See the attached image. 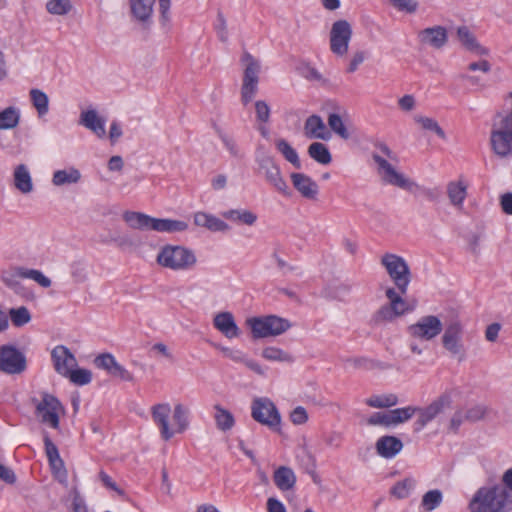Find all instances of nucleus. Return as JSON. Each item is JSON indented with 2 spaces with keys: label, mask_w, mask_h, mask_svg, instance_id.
<instances>
[{
  "label": "nucleus",
  "mask_w": 512,
  "mask_h": 512,
  "mask_svg": "<svg viewBox=\"0 0 512 512\" xmlns=\"http://www.w3.org/2000/svg\"><path fill=\"white\" fill-rule=\"evenodd\" d=\"M291 181L294 188L302 195V197L310 200L317 198L319 192L318 184L309 176L303 173H292Z\"/></svg>",
  "instance_id": "19"
},
{
  "label": "nucleus",
  "mask_w": 512,
  "mask_h": 512,
  "mask_svg": "<svg viewBox=\"0 0 512 512\" xmlns=\"http://www.w3.org/2000/svg\"><path fill=\"white\" fill-rule=\"evenodd\" d=\"M67 377H69L70 381L76 385H86L91 382L92 373L90 370H87V369H82V368H79L76 370L72 369L71 372H69Z\"/></svg>",
  "instance_id": "51"
},
{
  "label": "nucleus",
  "mask_w": 512,
  "mask_h": 512,
  "mask_svg": "<svg viewBox=\"0 0 512 512\" xmlns=\"http://www.w3.org/2000/svg\"><path fill=\"white\" fill-rule=\"evenodd\" d=\"M259 167L264 171L266 181L283 195H290L288 185L281 175L279 166L269 156L263 157Z\"/></svg>",
  "instance_id": "15"
},
{
  "label": "nucleus",
  "mask_w": 512,
  "mask_h": 512,
  "mask_svg": "<svg viewBox=\"0 0 512 512\" xmlns=\"http://www.w3.org/2000/svg\"><path fill=\"white\" fill-rule=\"evenodd\" d=\"M451 402V396L445 393L434 400L429 406L425 408L418 407V410L416 411V413H418V417L413 425L414 431H421L438 414L443 412L445 408L449 407Z\"/></svg>",
  "instance_id": "13"
},
{
  "label": "nucleus",
  "mask_w": 512,
  "mask_h": 512,
  "mask_svg": "<svg viewBox=\"0 0 512 512\" xmlns=\"http://www.w3.org/2000/svg\"><path fill=\"white\" fill-rule=\"evenodd\" d=\"M463 333V325L459 320H452L446 325L442 335V345L450 354L456 356L463 353Z\"/></svg>",
  "instance_id": "14"
},
{
  "label": "nucleus",
  "mask_w": 512,
  "mask_h": 512,
  "mask_svg": "<svg viewBox=\"0 0 512 512\" xmlns=\"http://www.w3.org/2000/svg\"><path fill=\"white\" fill-rule=\"evenodd\" d=\"M241 61L245 64L242 82L258 86L259 74L261 70L260 62L255 59L249 52L243 53Z\"/></svg>",
  "instance_id": "24"
},
{
  "label": "nucleus",
  "mask_w": 512,
  "mask_h": 512,
  "mask_svg": "<svg viewBox=\"0 0 512 512\" xmlns=\"http://www.w3.org/2000/svg\"><path fill=\"white\" fill-rule=\"evenodd\" d=\"M381 264L385 267L397 290L401 294H406L411 281V272L406 261L396 254L387 253L381 258Z\"/></svg>",
  "instance_id": "6"
},
{
  "label": "nucleus",
  "mask_w": 512,
  "mask_h": 512,
  "mask_svg": "<svg viewBox=\"0 0 512 512\" xmlns=\"http://www.w3.org/2000/svg\"><path fill=\"white\" fill-rule=\"evenodd\" d=\"M418 410V407L407 406L403 408H397L388 412L390 426H396L410 420Z\"/></svg>",
  "instance_id": "35"
},
{
  "label": "nucleus",
  "mask_w": 512,
  "mask_h": 512,
  "mask_svg": "<svg viewBox=\"0 0 512 512\" xmlns=\"http://www.w3.org/2000/svg\"><path fill=\"white\" fill-rule=\"evenodd\" d=\"M420 43L441 49L448 41L447 30L443 26H434L421 30L418 33Z\"/></svg>",
  "instance_id": "18"
},
{
  "label": "nucleus",
  "mask_w": 512,
  "mask_h": 512,
  "mask_svg": "<svg viewBox=\"0 0 512 512\" xmlns=\"http://www.w3.org/2000/svg\"><path fill=\"white\" fill-rule=\"evenodd\" d=\"M372 158L375 163H377L378 171L384 182L409 192H416L417 190H420L421 194L429 200H435L438 197V191L420 188L415 182L397 172L394 167L380 155L373 154Z\"/></svg>",
  "instance_id": "3"
},
{
  "label": "nucleus",
  "mask_w": 512,
  "mask_h": 512,
  "mask_svg": "<svg viewBox=\"0 0 512 512\" xmlns=\"http://www.w3.org/2000/svg\"><path fill=\"white\" fill-rule=\"evenodd\" d=\"M14 186L23 194H28L33 190V182L30 172L26 165H18L13 173Z\"/></svg>",
  "instance_id": "27"
},
{
  "label": "nucleus",
  "mask_w": 512,
  "mask_h": 512,
  "mask_svg": "<svg viewBox=\"0 0 512 512\" xmlns=\"http://www.w3.org/2000/svg\"><path fill=\"white\" fill-rule=\"evenodd\" d=\"M173 420L177 425L176 432H184L189 426V409L182 404H176L174 407Z\"/></svg>",
  "instance_id": "42"
},
{
  "label": "nucleus",
  "mask_w": 512,
  "mask_h": 512,
  "mask_svg": "<svg viewBox=\"0 0 512 512\" xmlns=\"http://www.w3.org/2000/svg\"><path fill=\"white\" fill-rule=\"evenodd\" d=\"M218 38L222 42H226L228 40V31L226 25V19L221 12L217 14V24L215 26Z\"/></svg>",
  "instance_id": "60"
},
{
  "label": "nucleus",
  "mask_w": 512,
  "mask_h": 512,
  "mask_svg": "<svg viewBox=\"0 0 512 512\" xmlns=\"http://www.w3.org/2000/svg\"><path fill=\"white\" fill-rule=\"evenodd\" d=\"M123 219L131 228L138 230L175 233L185 231L188 228L187 222L182 220L154 218L134 211L124 212Z\"/></svg>",
  "instance_id": "2"
},
{
  "label": "nucleus",
  "mask_w": 512,
  "mask_h": 512,
  "mask_svg": "<svg viewBox=\"0 0 512 512\" xmlns=\"http://www.w3.org/2000/svg\"><path fill=\"white\" fill-rule=\"evenodd\" d=\"M385 295L389 303L381 306L373 315L372 321L376 325H381L386 322H392L394 319L413 311L414 305H410L406 300L401 297V293L396 291L395 288H388Z\"/></svg>",
  "instance_id": "5"
},
{
  "label": "nucleus",
  "mask_w": 512,
  "mask_h": 512,
  "mask_svg": "<svg viewBox=\"0 0 512 512\" xmlns=\"http://www.w3.org/2000/svg\"><path fill=\"white\" fill-rule=\"evenodd\" d=\"M414 120L421 126L422 129L434 132L439 138L443 140L446 139V134L444 130L433 118L425 116H415Z\"/></svg>",
  "instance_id": "46"
},
{
  "label": "nucleus",
  "mask_w": 512,
  "mask_h": 512,
  "mask_svg": "<svg viewBox=\"0 0 512 512\" xmlns=\"http://www.w3.org/2000/svg\"><path fill=\"white\" fill-rule=\"evenodd\" d=\"M246 324L251 329L254 339L271 337L268 315L249 318L246 320Z\"/></svg>",
  "instance_id": "30"
},
{
  "label": "nucleus",
  "mask_w": 512,
  "mask_h": 512,
  "mask_svg": "<svg viewBox=\"0 0 512 512\" xmlns=\"http://www.w3.org/2000/svg\"><path fill=\"white\" fill-rule=\"evenodd\" d=\"M399 403L398 396L394 393L373 395L366 399V404L373 408H390Z\"/></svg>",
  "instance_id": "37"
},
{
  "label": "nucleus",
  "mask_w": 512,
  "mask_h": 512,
  "mask_svg": "<svg viewBox=\"0 0 512 512\" xmlns=\"http://www.w3.org/2000/svg\"><path fill=\"white\" fill-rule=\"evenodd\" d=\"M308 155L322 165H328L332 161L328 147L321 142H313L308 147Z\"/></svg>",
  "instance_id": "33"
},
{
  "label": "nucleus",
  "mask_w": 512,
  "mask_h": 512,
  "mask_svg": "<svg viewBox=\"0 0 512 512\" xmlns=\"http://www.w3.org/2000/svg\"><path fill=\"white\" fill-rule=\"evenodd\" d=\"M20 121L19 110L13 106L7 107L0 112V130L15 128Z\"/></svg>",
  "instance_id": "36"
},
{
  "label": "nucleus",
  "mask_w": 512,
  "mask_h": 512,
  "mask_svg": "<svg viewBox=\"0 0 512 512\" xmlns=\"http://www.w3.org/2000/svg\"><path fill=\"white\" fill-rule=\"evenodd\" d=\"M378 455L383 458L390 459L396 456L403 448L402 441L395 436H382L375 445Z\"/></svg>",
  "instance_id": "22"
},
{
  "label": "nucleus",
  "mask_w": 512,
  "mask_h": 512,
  "mask_svg": "<svg viewBox=\"0 0 512 512\" xmlns=\"http://www.w3.org/2000/svg\"><path fill=\"white\" fill-rule=\"evenodd\" d=\"M255 113L257 121L261 123L269 122L271 110L264 100H258L255 102Z\"/></svg>",
  "instance_id": "55"
},
{
  "label": "nucleus",
  "mask_w": 512,
  "mask_h": 512,
  "mask_svg": "<svg viewBox=\"0 0 512 512\" xmlns=\"http://www.w3.org/2000/svg\"><path fill=\"white\" fill-rule=\"evenodd\" d=\"M304 135L308 139L328 140L331 137L326 125L319 115L309 116L304 123Z\"/></svg>",
  "instance_id": "20"
},
{
  "label": "nucleus",
  "mask_w": 512,
  "mask_h": 512,
  "mask_svg": "<svg viewBox=\"0 0 512 512\" xmlns=\"http://www.w3.org/2000/svg\"><path fill=\"white\" fill-rule=\"evenodd\" d=\"M51 358L54 369L62 376H68L72 368L77 365L74 355L63 345H58L52 350Z\"/></svg>",
  "instance_id": "16"
},
{
  "label": "nucleus",
  "mask_w": 512,
  "mask_h": 512,
  "mask_svg": "<svg viewBox=\"0 0 512 512\" xmlns=\"http://www.w3.org/2000/svg\"><path fill=\"white\" fill-rule=\"evenodd\" d=\"M490 144L492 151L500 158L512 157V121L501 118L499 123H494Z\"/></svg>",
  "instance_id": "7"
},
{
  "label": "nucleus",
  "mask_w": 512,
  "mask_h": 512,
  "mask_svg": "<svg viewBox=\"0 0 512 512\" xmlns=\"http://www.w3.org/2000/svg\"><path fill=\"white\" fill-rule=\"evenodd\" d=\"M464 422H467L466 420V410L464 409H459L457 410L451 420H450V429L456 433L458 432L460 426L464 423Z\"/></svg>",
  "instance_id": "62"
},
{
  "label": "nucleus",
  "mask_w": 512,
  "mask_h": 512,
  "mask_svg": "<svg viewBox=\"0 0 512 512\" xmlns=\"http://www.w3.org/2000/svg\"><path fill=\"white\" fill-rule=\"evenodd\" d=\"M290 420L295 425H301L307 422L308 414L304 407H296L290 414Z\"/></svg>",
  "instance_id": "61"
},
{
  "label": "nucleus",
  "mask_w": 512,
  "mask_h": 512,
  "mask_svg": "<svg viewBox=\"0 0 512 512\" xmlns=\"http://www.w3.org/2000/svg\"><path fill=\"white\" fill-rule=\"evenodd\" d=\"M110 375L117 377L122 381L132 382L134 380L133 374L119 363L116 364Z\"/></svg>",
  "instance_id": "63"
},
{
  "label": "nucleus",
  "mask_w": 512,
  "mask_h": 512,
  "mask_svg": "<svg viewBox=\"0 0 512 512\" xmlns=\"http://www.w3.org/2000/svg\"><path fill=\"white\" fill-rule=\"evenodd\" d=\"M79 122L100 138L104 137L106 134L104 119L99 117L97 112L93 109L83 111L80 115Z\"/></svg>",
  "instance_id": "23"
},
{
  "label": "nucleus",
  "mask_w": 512,
  "mask_h": 512,
  "mask_svg": "<svg viewBox=\"0 0 512 512\" xmlns=\"http://www.w3.org/2000/svg\"><path fill=\"white\" fill-rule=\"evenodd\" d=\"M170 413L171 407L168 403L156 404L151 408L152 419L159 427L161 437L165 441L170 440L174 435V431L169 426Z\"/></svg>",
  "instance_id": "17"
},
{
  "label": "nucleus",
  "mask_w": 512,
  "mask_h": 512,
  "mask_svg": "<svg viewBox=\"0 0 512 512\" xmlns=\"http://www.w3.org/2000/svg\"><path fill=\"white\" fill-rule=\"evenodd\" d=\"M328 125L330 129L344 140L351 137V133L344 124L342 117L337 113H331L328 116Z\"/></svg>",
  "instance_id": "41"
},
{
  "label": "nucleus",
  "mask_w": 512,
  "mask_h": 512,
  "mask_svg": "<svg viewBox=\"0 0 512 512\" xmlns=\"http://www.w3.org/2000/svg\"><path fill=\"white\" fill-rule=\"evenodd\" d=\"M46 8L51 14L65 15L72 9V5L70 0H49Z\"/></svg>",
  "instance_id": "50"
},
{
  "label": "nucleus",
  "mask_w": 512,
  "mask_h": 512,
  "mask_svg": "<svg viewBox=\"0 0 512 512\" xmlns=\"http://www.w3.org/2000/svg\"><path fill=\"white\" fill-rule=\"evenodd\" d=\"M214 409L216 427L223 432L231 430L235 425V419L232 413L219 404L214 405Z\"/></svg>",
  "instance_id": "31"
},
{
  "label": "nucleus",
  "mask_w": 512,
  "mask_h": 512,
  "mask_svg": "<svg viewBox=\"0 0 512 512\" xmlns=\"http://www.w3.org/2000/svg\"><path fill=\"white\" fill-rule=\"evenodd\" d=\"M273 480L278 489L288 491L294 487L296 476L291 468L280 466L274 471Z\"/></svg>",
  "instance_id": "28"
},
{
  "label": "nucleus",
  "mask_w": 512,
  "mask_h": 512,
  "mask_svg": "<svg viewBox=\"0 0 512 512\" xmlns=\"http://www.w3.org/2000/svg\"><path fill=\"white\" fill-rule=\"evenodd\" d=\"M81 178L80 171L74 167L69 169L57 170L53 173L52 183L55 186H63L79 182Z\"/></svg>",
  "instance_id": "32"
},
{
  "label": "nucleus",
  "mask_w": 512,
  "mask_h": 512,
  "mask_svg": "<svg viewBox=\"0 0 512 512\" xmlns=\"http://www.w3.org/2000/svg\"><path fill=\"white\" fill-rule=\"evenodd\" d=\"M221 351H222V353L224 354L225 357L231 359L232 361H234V362H241V363L245 364V361H246L247 357H246V355L242 351L235 350V349H230V348H227V347H222Z\"/></svg>",
  "instance_id": "64"
},
{
  "label": "nucleus",
  "mask_w": 512,
  "mask_h": 512,
  "mask_svg": "<svg viewBox=\"0 0 512 512\" xmlns=\"http://www.w3.org/2000/svg\"><path fill=\"white\" fill-rule=\"evenodd\" d=\"M442 500V492L438 489H434L423 495L421 505L425 511L430 512L436 509L441 504Z\"/></svg>",
  "instance_id": "44"
},
{
  "label": "nucleus",
  "mask_w": 512,
  "mask_h": 512,
  "mask_svg": "<svg viewBox=\"0 0 512 512\" xmlns=\"http://www.w3.org/2000/svg\"><path fill=\"white\" fill-rule=\"evenodd\" d=\"M94 363L96 367L103 369L110 374L118 362L112 354L104 353L97 356Z\"/></svg>",
  "instance_id": "52"
},
{
  "label": "nucleus",
  "mask_w": 512,
  "mask_h": 512,
  "mask_svg": "<svg viewBox=\"0 0 512 512\" xmlns=\"http://www.w3.org/2000/svg\"><path fill=\"white\" fill-rule=\"evenodd\" d=\"M447 193H448L450 202L454 206L459 207L462 205L463 201L466 198V195H467L466 186L461 181L450 182L447 186Z\"/></svg>",
  "instance_id": "38"
},
{
  "label": "nucleus",
  "mask_w": 512,
  "mask_h": 512,
  "mask_svg": "<svg viewBox=\"0 0 512 512\" xmlns=\"http://www.w3.org/2000/svg\"><path fill=\"white\" fill-rule=\"evenodd\" d=\"M214 327L225 337L231 339L240 335V330L230 312H220L213 319Z\"/></svg>",
  "instance_id": "21"
},
{
  "label": "nucleus",
  "mask_w": 512,
  "mask_h": 512,
  "mask_svg": "<svg viewBox=\"0 0 512 512\" xmlns=\"http://www.w3.org/2000/svg\"><path fill=\"white\" fill-rule=\"evenodd\" d=\"M218 135L223 142L226 149L230 152L233 157H241L240 150L234 139L224 134L222 131L218 130Z\"/></svg>",
  "instance_id": "57"
},
{
  "label": "nucleus",
  "mask_w": 512,
  "mask_h": 512,
  "mask_svg": "<svg viewBox=\"0 0 512 512\" xmlns=\"http://www.w3.org/2000/svg\"><path fill=\"white\" fill-rule=\"evenodd\" d=\"M258 92V86L242 82L241 86V102L243 105L250 103Z\"/></svg>",
  "instance_id": "56"
},
{
  "label": "nucleus",
  "mask_w": 512,
  "mask_h": 512,
  "mask_svg": "<svg viewBox=\"0 0 512 512\" xmlns=\"http://www.w3.org/2000/svg\"><path fill=\"white\" fill-rule=\"evenodd\" d=\"M44 445H45V452H46V455H47L48 461H49V462H52V461L59 462V461H58V457H60V455H59L58 448H57V446H56V445L51 441V439L49 438V436H48V435H45V436H44Z\"/></svg>",
  "instance_id": "59"
},
{
  "label": "nucleus",
  "mask_w": 512,
  "mask_h": 512,
  "mask_svg": "<svg viewBox=\"0 0 512 512\" xmlns=\"http://www.w3.org/2000/svg\"><path fill=\"white\" fill-rule=\"evenodd\" d=\"M36 408V415L40 417L41 422L48 424L54 429L59 428V415L64 411L60 401L49 393H43L40 401L33 399Z\"/></svg>",
  "instance_id": "9"
},
{
  "label": "nucleus",
  "mask_w": 512,
  "mask_h": 512,
  "mask_svg": "<svg viewBox=\"0 0 512 512\" xmlns=\"http://www.w3.org/2000/svg\"><path fill=\"white\" fill-rule=\"evenodd\" d=\"M251 416L256 422L267 426L270 430L280 432L281 415L269 398H255L251 405Z\"/></svg>",
  "instance_id": "8"
},
{
  "label": "nucleus",
  "mask_w": 512,
  "mask_h": 512,
  "mask_svg": "<svg viewBox=\"0 0 512 512\" xmlns=\"http://www.w3.org/2000/svg\"><path fill=\"white\" fill-rule=\"evenodd\" d=\"M71 277L76 283L85 282L88 279L86 266L80 261L73 262L71 264Z\"/></svg>",
  "instance_id": "54"
},
{
  "label": "nucleus",
  "mask_w": 512,
  "mask_h": 512,
  "mask_svg": "<svg viewBox=\"0 0 512 512\" xmlns=\"http://www.w3.org/2000/svg\"><path fill=\"white\" fill-rule=\"evenodd\" d=\"M194 223L211 231H224L228 229V225L224 221L204 212L195 213Z\"/></svg>",
  "instance_id": "29"
},
{
  "label": "nucleus",
  "mask_w": 512,
  "mask_h": 512,
  "mask_svg": "<svg viewBox=\"0 0 512 512\" xmlns=\"http://www.w3.org/2000/svg\"><path fill=\"white\" fill-rule=\"evenodd\" d=\"M223 217L249 226L253 225L257 220V215L249 210H229L223 213Z\"/></svg>",
  "instance_id": "39"
},
{
  "label": "nucleus",
  "mask_w": 512,
  "mask_h": 512,
  "mask_svg": "<svg viewBox=\"0 0 512 512\" xmlns=\"http://www.w3.org/2000/svg\"><path fill=\"white\" fill-rule=\"evenodd\" d=\"M156 260L160 266L174 271L189 270L197 262L194 252L180 245H165Z\"/></svg>",
  "instance_id": "4"
},
{
  "label": "nucleus",
  "mask_w": 512,
  "mask_h": 512,
  "mask_svg": "<svg viewBox=\"0 0 512 512\" xmlns=\"http://www.w3.org/2000/svg\"><path fill=\"white\" fill-rule=\"evenodd\" d=\"M262 357L268 361H278L291 363L292 355L277 347H266L262 351Z\"/></svg>",
  "instance_id": "45"
},
{
  "label": "nucleus",
  "mask_w": 512,
  "mask_h": 512,
  "mask_svg": "<svg viewBox=\"0 0 512 512\" xmlns=\"http://www.w3.org/2000/svg\"><path fill=\"white\" fill-rule=\"evenodd\" d=\"M268 320L271 336H278L286 332L291 327V324L287 319L276 315H268Z\"/></svg>",
  "instance_id": "48"
},
{
  "label": "nucleus",
  "mask_w": 512,
  "mask_h": 512,
  "mask_svg": "<svg viewBox=\"0 0 512 512\" xmlns=\"http://www.w3.org/2000/svg\"><path fill=\"white\" fill-rule=\"evenodd\" d=\"M9 315L13 325L16 327L24 326L31 320V314L25 306L10 309Z\"/></svg>",
  "instance_id": "47"
},
{
  "label": "nucleus",
  "mask_w": 512,
  "mask_h": 512,
  "mask_svg": "<svg viewBox=\"0 0 512 512\" xmlns=\"http://www.w3.org/2000/svg\"><path fill=\"white\" fill-rule=\"evenodd\" d=\"M352 27L347 20H337L330 30V50L336 56H344L348 52L352 38Z\"/></svg>",
  "instance_id": "11"
},
{
  "label": "nucleus",
  "mask_w": 512,
  "mask_h": 512,
  "mask_svg": "<svg viewBox=\"0 0 512 512\" xmlns=\"http://www.w3.org/2000/svg\"><path fill=\"white\" fill-rule=\"evenodd\" d=\"M391 4L400 11L414 13L418 8L416 0H390Z\"/></svg>",
  "instance_id": "58"
},
{
  "label": "nucleus",
  "mask_w": 512,
  "mask_h": 512,
  "mask_svg": "<svg viewBox=\"0 0 512 512\" xmlns=\"http://www.w3.org/2000/svg\"><path fill=\"white\" fill-rule=\"evenodd\" d=\"M30 97L33 106L37 110L38 116L42 117L48 113L49 110V99L48 96L39 89H32L30 91Z\"/></svg>",
  "instance_id": "40"
},
{
  "label": "nucleus",
  "mask_w": 512,
  "mask_h": 512,
  "mask_svg": "<svg viewBox=\"0 0 512 512\" xmlns=\"http://www.w3.org/2000/svg\"><path fill=\"white\" fill-rule=\"evenodd\" d=\"M488 412V408L484 405H474L466 409L467 422H477L482 420Z\"/></svg>",
  "instance_id": "53"
},
{
  "label": "nucleus",
  "mask_w": 512,
  "mask_h": 512,
  "mask_svg": "<svg viewBox=\"0 0 512 512\" xmlns=\"http://www.w3.org/2000/svg\"><path fill=\"white\" fill-rule=\"evenodd\" d=\"M471 512H508L512 510V493L496 485L480 488L470 502Z\"/></svg>",
  "instance_id": "1"
},
{
  "label": "nucleus",
  "mask_w": 512,
  "mask_h": 512,
  "mask_svg": "<svg viewBox=\"0 0 512 512\" xmlns=\"http://www.w3.org/2000/svg\"><path fill=\"white\" fill-rule=\"evenodd\" d=\"M457 36L459 41L467 50L474 52L477 55L488 54V50L478 43L476 37L467 26L459 27L457 29Z\"/></svg>",
  "instance_id": "26"
},
{
  "label": "nucleus",
  "mask_w": 512,
  "mask_h": 512,
  "mask_svg": "<svg viewBox=\"0 0 512 512\" xmlns=\"http://www.w3.org/2000/svg\"><path fill=\"white\" fill-rule=\"evenodd\" d=\"M27 369L25 354L11 344L0 346V372L19 375Z\"/></svg>",
  "instance_id": "10"
},
{
  "label": "nucleus",
  "mask_w": 512,
  "mask_h": 512,
  "mask_svg": "<svg viewBox=\"0 0 512 512\" xmlns=\"http://www.w3.org/2000/svg\"><path fill=\"white\" fill-rule=\"evenodd\" d=\"M130 10L132 16L142 22L147 23L150 21L155 0H129Z\"/></svg>",
  "instance_id": "25"
},
{
  "label": "nucleus",
  "mask_w": 512,
  "mask_h": 512,
  "mask_svg": "<svg viewBox=\"0 0 512 512\" xmlns=\"http://www.w3.org/2000/svg\"><path fill=\"white\" fill-rule=\"evenodd\" d=\"M415 486V481L410 478H406L402 481L397 482L391 489V494L398 499H403L409 496L411 490Z\"/></svg>",
  "instance_id": "49"
},
{
  "label": "nucleus",
  "mask_w": 512,
  "mask_h": 512,
  "mask_svg": "<svg viewBox=\"0 0 512 512\" xmlns=\"http://www.w3.org/2000/svg\"><path fill=\"white\" fill-rule=\"evenodd\" d=\"M443 329L441 320L434 315L421 317L417 323L408 327V332L411 336L430 341L438 336Z\"/></svg>",
  "instance_id": "12"
},
{
  "label": "nucleus",
  "mask_w": 512,
  "mask_h": 512,
  "mask_svg": "<svg viewBox=\"0 0 512 512\" xmlns=\"http://www.w3.org/2000/svg\"><path fill=\"white\" fill-rule=\"evenodd\" d=\"M275 146L279 153L286 161L291 163L296 169L301 168V163L296 150L288 143L287 140L280 138L275 140Z\"/></svg>",
  "instance_id": "34"
},
{
  "label": "nucleus",
  "mask_w": 512,
  "mask_h": 512,
  "mask_svg": "<svg viewBox=\"0 0 512 512\" xmlns=\"http://www.w3.org/2000/svg\"><path fill=\"white\" fill-rule=\"evenodd\" d=\"M17 275L21 278L32 279L37 282L41 287L48 288L51 286V280L46 277L41 271L36 269L19 268Z\"/></svg>",
  "instance_id": "43"
}]
</instances>
